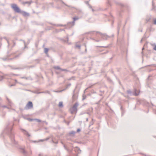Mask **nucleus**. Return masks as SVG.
<instances>
[{"mask_svg":"<svg viewBox=\"0 0 156 156\" xmlns=\"http://www.w3.org/2000/svg\"><path fill=\"white\" fill-rule=\"evenodd\" d=\"M78 104H76L73 107L70 109V111L72 113H75L77 111V107L78 106Z\"/></svg>","mask_w":156,"mask_h":156,"instance_id":"1","label":"nucleus"},{"mask_svg":"<svg viewBox=\"0 0 156 156\" xmlns=\"http://www.w3.org/2000/svg\"><path fill=\"white\" fill-rule=\"evenodd\" d=\"M12 8L16 11L19 12L20 11L19 9L17 7V5L15 4H12Z\"/></svg>","mask_w":156,"mask_h":156,"instance_id":"2","label":"nucleus"},{"mask_svg":"<svg viewBox=\"0 0 156 156\" xmlns=\"http://www.w3.org/2000/svg\"><path fill=\"white\" fill-rule=\"evenodd\" d=\"M33 107L32 103L31 102H29L27 105L26 108L27 109H29Z\"/></svg>","mask_w":156,"mask_h":156,"instance_id":"3","label":"nucleus"},{"mask_svg":"<svg viewBox=\"0 0 156 156\" xmlns=\"http://www.w3.org/2000/svg\"><path fill=\"white\" fill-rule=\"evenodd\" d=\"M22 13L23 15L24 16H28V14L26 13L25 12H23Z\"/></svg>","mask_w":156,"mask_h":156,"instance_id":"4","label":"nucleus"},{"mask_svg":"<svg viewBox=\"0 0 156 156\" xmlns=\"http://www.w3.org/2000/svg\"><path fill=\"white\" fill-rule=\"evenodd\" d=\"M58 106L59 107H62L63 106L62 102H59V104H58Z\"/></svg>","mask_w":156,"mask_h":156,"instance_id":"5","label":"nucleus"},{"mask_svg":"<svg viewBox=\"0 0 156 156\" xmlns=\"http://www.w3.org/2000/svg\"><path fill=\"white\" fill-rule=\"evenodd\" d=\"M48 49H47V48H44V51L45 53H47L48 52Z\"/></svg>","mask_w":156,"mask_h":156,"instance_id":"6","label":"nucleus"},{"mask_svg":"<svg viewBox=\"0 0 156 156\" xmlns=\"http://www.w3.org/2000/svg\"><path fill=\"white\" fill-rule=\"evenodd\" d=\"M154 24H156V19H155L154 20Z\"/></svg>","mask_w":156,"mask_h":156,"instance_id":"7","label":"nucleus"},{"mask_svg":"<svg viewBox=\"0 0 156 156\" xmlns=\"http://www.w3.org/2000/svg\"><path fill=\"white\" fill-rule=\"evenodd\" d=\"M139 94V93H136V92L135 93V95L136 96V95H138Z\"/></svg>","mask_w":156,"mask_h":156,"instance_id":"8","label":"nucleus"},{"mask_svg":"<svg viewBox=\"0 0 156 156\" xmlns=\"http://www.w3.org/2000/svg\"><path fill=\"white\" fill-rule=\"evenodd\" d=\"M55 68L57 69H59V68L58 66H57V67H55Z\"/></svg>","mask_w":156,"mask_h":156,"instance_id":"9","label":"nucleus"},{"mask_svg":"<svg viewBox=\"0 0 156 156\" xmlns=\"http://www.w3.org/2000/svg\"><path fill=\"white\" fill-rule=\"evenodd\" d=\"M73 19H74V20H76L78 19L77 18H74Z\"/></svg>","mask_w":156,"mask_h":156,"instance_id":"10","label":"nucleus"},{"mask_svg":"<svg viewBox=\"0 0 156 156\" xmlns=\"http://www.w3.org/2000/svg\"><path fill=\"white\" fill-rule=\"evenodd\" d=\"M154 49L155 50H156V46L154 48Z\"/></svg>","mask_w":156,"mask_h":156,"instance_id":"11","label":"nucleus"},{"mask_svg":"<svg viewBox=\"0 0 156 156\" xmlns=\"http://www.w3.org/2000/svg\"><path fill=\"white\" fill-rule=\"evenodd\" d=\"M77 132H79L80 131V129H78L77 130Z\"/></svg>","mask_w":156,"mask_h":156,"instance_id":"12","label":"nucleus"},{"mask_svg":"<svg viewBox=\"0 0 156 156\" xmlns=\"http://www.w3.org/2000/svg\"><path fill=\"white\" fill-rule=\"evenodd\" d=\"M36 120H37L38 122H40V121H39V120H38V119H37Z\"/></svg>","mask_w":156,"mask_h":156,"instance_id":"13","label":"nucleus"}]
</instances>
